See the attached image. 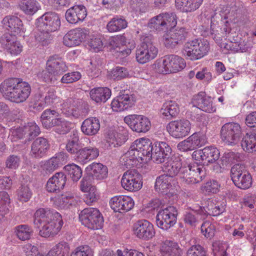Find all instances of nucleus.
Masks as SVG:
<instances>
[{
    "label": "nucleus",
    "mask_w": 256,
    "mask_h": 256,
    "mask_svg": "<svg viewBox=\"0 0 256 256\" xmlns=\"http://www.w3.org/2000/svg\"><path fill=\"white\" fill-rule=\"evenodd\" d=\"M169 32L179 44L185 40L188 34V30L184 28L170 30Z\"/></svg>",
    "instance_id": "4d7b16f0"
},
{
    "label": "nucleus",
    "mask_w": 256,
    "mask_h": 256,
    "mask_svg": "<svg viewBox=\"0 0 256 256\" xmlns=\"http://www.w3.org/2000/svg\"><path fill=\"white\" fill-rule=\"evenodd\" d=\"M38 32L35 35L36 40L40 42L43 46L48 44L52 40V36L50 34L51 32L38 30Z\"/></svg>",
    "instance_id": "13d9d810"
},
{
    "label": "nucleus",
    "mask_w": 256,
    "mask_h": 256,
    "mask_svg": "<svg viewBox=\"0 0 256 256\" xmlns=\"http://www.w3.org/2000/svg\"><path fill=\"white\" fill-rule=\"evenodd\" d=\"M128 22L125 19L122 18H114L107 24V29L110 32H118L126 28Z\"/></svg>",
    "instance_id": "49530a36"
},
{
    "label": "nucleus",
    "mask_w": 256,
    "mask_h": 256,
    "mask_svg": "<svg viewBox=\"0 0 256 256\" xmlns=\"http://www.w3.org/2000/svg\"><path fill=\"white\" fill-rule=\"evenodd\" d=\"M213 200L207 201L206 209L208 214L212 216H218L225 210V206L221 204H217Z\"/></svg>",
    "instance_id": "8fccbe9b"
},
{
    "label": "nucleus",
    "mask_w": 256,
    "mask_h": 256,
    "mask_svg": "<svg viewBox=\"0 0 256 256\" xmlns=\"http://www.w3.org/2000/svg\"><path fill=\"white\" fill-rule=\"evenodd\" d=\"M32 195V193L27 186H22L18 190V198L22 202H28Z\"/></svg>",
    "instance_id": "338daca9"
},
{
    "label": "nucleus",
    "mask_w": 256,
    "mask_h": 256,
    "mask_svg": "<svg viewBox=\"0 0 256 256\" xmlns=\"http://www.w3.org/2000/svg\"><path fill=\"white\" fill-rule=\"evenodd\" d=\"M38 78L43 82L48 84H53L57 80L56 74L46 66L45 70L40 72L38 74Z\"/></svg>",
    "instance_id": "5fc2aeb1"
},
{
    "label": "nucleus",
    "mask_w": 256,
    "mask_h": 256,
    "mask_svg": "<svg viewBox=\"0 0 256 256\" xmlns=\"http://www.w3.org/2000/svg\"><path fill=\"white\" fill-rule=\"evenodd\" d=\"M34 224L40 229V235L44 238L54 236L60 230L63 225L61 215L54 210L40 208L34 214Z\"/></svg>",
    "instance_id": "f257e3e1"
},
{
    "label": "nucleus",
    "mask_w": 256,
    "mask_h": 256,
    "mask_svg": "<svg viewBox=\"0 0 256 256\" xmlns=\"http://www.w3.org/2000/svg\"><path fill=\"white\" fill-rule=\"evenodd\" d=\"M230 176L234 185L242 190L250 188L252 184V177L244 165L238 164L230 170Z\"/></svg>",
    "instance_id": "0eeeda50"
},
{
    "label": "nucleus",
    "mask_w": 256,
    "mask_h": 256,
    "mask_svg": "<svg viewBox=\"0 0 256 256\" xmlns=\"http://www.w3.org/2000/svg\"><path fill=\"white\" fill-rule=\"evenodd\" d=\"M36 25L38 30L54 32L60 26V18L56 12H48L37 19Z\"/></svg>",
    "instance_id": "9b49d317"
},
{
    "label": "nucleus",
    "mask_w": 256,
    "mask_h": 256,
    "mask_svg": "<svg viewBox=\"0 0 256 256\" xmlns=\"http://www.w3.org/2000/svg\"><path fill=\"white\" fill-rule=\"evenodd\" d=\"M178 211L174 206H169L160 210L156 217V224L164 230L173 226L176 222Z\"/></svg>",
    "instance_id": "9d476101"
},
{
    "label": "nucleus",
    "mask_w": 256,
    "mask_h": 256,
    "mask_svg": "<svg viewBox=\"0 0 256 256\" xmlns=\"http://www.w3.org/2000/svg\"><path fill=\"white\" fill-rule=\"evenodd\" d=\"M43 99L45 102L50 106L58 102L60 98L56 94V92L54 88H49L48 89Z\"/></svg>",
    "instance_id": "680f3d73"
},
{
    "label": "nucleus",
    "mask_w": 256,
    "mask_h": 256,
    "mask_svg": "<svg viewBox=\"0 0 256 256\" xmlns=\"http://www.w3.org/2000/svg\"><path fill=\"white\" fill-rule=\"evenodd\" d=\"M166 129L170 134L176 138H182L190 132L191 124L186 119H180L170 122L167 125Z\"/></svg>",
    "instance_id": "f8f14e48"
},
{
    "label": "nucleus",
    "mask_w": 256,
    "mask_h": 256,
    "mask_svg": "<svg viewBox=\"0 0 256 256\" xmlns=\"http://www.w3.org/2000/svg\"><path fill=\"white\" fill-rule=\"evenodd\" d=\"M64 155L60 154L46 161L44 164V168L48 172H52L58 168L62 166L65 163Z\"/></svg>",
    "instance_id": "a19ab883"
},
{
    "label": "nucleus",
    "mask_w": 256,
    "mask_h": 256,
    "mask_svg": "<svg viewBox=\"0 0 256 256\" xmlns=\"http://www.w3.org/2000/svg\"><path fill=\"white\" fill-rule=\"evenodd\" d=\"M174 182V180L171 176L162 174L156 178L154 188L158 192L166 194L172 188Z\"/></svg>",
    "instance_id": "f704fd0d"
},
{
    "label": "nucleus",
    "mask_w": 256,
    "mask_h": 256,
    "mask_svg": "<svg viewBox=\"0 0 256 256\" xmlns=\"http://www.w3.org/2000/svg\"><path fill=\"white\" fill-rule=\"evenodd\" d=\"M209 48V44L206 40L194 39L186 42L182 52L186 58L195 60L205 56Z\"/></svg>",
    "instance_id": "20e7f679"
},
{
    "label": "nucleus",
    "mask_w": 256,
    "mask_h": 256,
    "mask_svg": "<svg viewBox=\"0 0 256 256\" xmlns=\"http://www.w3.org/2000/svg\"><path fill=\"white\" fill-rule=\"evenodd\" d=\"M86 170L92 180H99L106 178L108 176L107 167L100 163H92L86 168Z\"/></svg>",
    "instance_id": "2f4dec72"
},
{
    "label": "nucleus",
    "mask_w": 256,
    "mask_h": 256,
    "mask_svg": "<svg viewBox=\"0 0 256 256\" xmlns=\"http://www.w3.org/2000/svg\"><path fill=\"white\" fill-rule=\"evenodd\" d=\"M53 248L58 256H65L68 254L70 250L68 243L64 241L58 242Z\"/></svg>",
    "instance_id": "774afa93"
},
{
    "label": "nucleus",
    "mask_w": 256,
    "mask_h": 256,
    "mask_svg": "<svg viewBox=\"0 0 256 256\" xmlns=\"http://www.w3.org/2000/svg\"><path fill=\"white\" fill-rule=\"evenodd\" d=\"M172 148L166 142H160L154 144L150 158L155 162L160 164L170 158Z\"/></svg>",
    "instance_id": "a211bd4d"
},
{
    "label": "nucleus",
    "mask_w": 256,
    "mask_h": 256,
    "mask_svg": "<svg viewBox=\"0 0 256 256\" xmlns=\"http://www.w3.org/2000/svg\"><path fill=\"white\" fill-rule=\"evenodd\" d=\"M179 112L178 104L176 102L173 100L165 102L160 109V112L162 115L168 120L176 118Z\"/></svg>",
    "instance_id": "e433bc0d"
},
{
    "label": "nucleus",
    "mask_w": 256,
    "mask_h": 256,
    "mask_svg": "<svg viewBox=\"0 0 256 256\" xmlns=\"http://www.w3.org/2000/svg\"><path fill=\"white\" fill-rule=\"evenodd\" d=\"M154 38L151 36H144L136 50V60L140 64H145L154 58L158 54V49L153 44Z\"/></svg>",
    "instance_id": "39448f33"
},
{
    "label": "nucleus",
    "mask_w": 256,
    "mask_h": 256,
    "mask_svg": "<svg viewBox=\"0 0 256 256\" xmlns=\"http://www.w3.org/2000/svg\"><path fill=\"white\" fill-rule=\"evenodd\" d=\"M123 188L130 192L140 190L142 186V175L136 170L125 172L121 180Z\"/></svg>",
    "instance_id": "4468645a"
},
{
    "label": "nucleus",
    "mask_w": 256,
    "mask_h": 256,
    "mask_svg": "<svg viewBox=\"0 0 256 256\" xmlns=\"http://www.w3.org/2000/svg\"><path fill=\"white\" fill-rule=\"evenodd\" d=\"M64 168L73 181L77 182L82 176V170L80 167L76 164H68L64 167Z\"/></svg>",
    "instance_id": "3c124183"
},
{
    "label": "nucleus",
    "mask_w": 256,
    "mask_h": 256,
    "mask_svg": "<svg viewBox=\"0 0 256 256\" xmlns=\"http://www.w3.org/2000/svg\"><path fill=\"white\" fill-rule=\"evenodd\" d=\"M20 158L15 154L9 156L6 160V168L10 170L17 169L20 163Z\"/></svg>",
    "instance_id": "0e129e2a"
},
{
    "label": "nucleus",
    "mask_w": 256,
    "mask_h": 256,
    "mask_svg": "<svg viewBox=\"0 0 256 256\" xmlns=\"http://www.w3.org/2000/svg\"><path fill=\"white\" fill-rule=\"evenodd\" d=\"M186 256H207L206 251L200 244L193 245L188 249Z\"/></svg>",
    "instance_id": "bf43d9fd"
},
{
    "label": "nucleus",
    "mask_w": 256,
    "mask_h": 256,
    "mask_svg": "<svg viewBox=\"0 0 256 256\" xmlns=\"http://www.w3.org/2000/svg\"><path fill=\"white\" fill-rule=\"evenodd\" d=\"M139 152L136 148H133L132 144L131 145L129 150L124 154L123 158V160H124V164L127 167L137 166L138 164L146 161V158H144V156H142L141 158L138 159V153H140ZM138 156L140 155L138 154Z\"/></svg>",
    "instance_id": "72a5a7b5"
},
{
    "label": "nucleus",
    "mask_w": 256,
    "mask_h": 256,
    "mask_svg": "<svg viewBox=\"0 0 256 256\" xmlns=\"http://www.w3.org/2000/svg\"><path fill=\"white\" fill-rule=\"evenodd\" d=\"M132 230L138 238L144 240L152 239L156 234L153 224L146 220H138L134 222Z\"/></svg>",
    "instance_id": "2eb2a0df"
},
{
    "label": "nucleus",
    "mask_w": 256,
    "mask_h": 256,
    "mask_svg": "<svg viewBox=\"0 0 256 256\" xmlns=\"http://www.w3.org/2000/svg\"><path fill=\"white\" fill-rule=\"evenodd\" d=\"M160 256H182V250L178 244L173 240H166L160 246Z\"/></svg>",
    "instance_id": "7c9ffc66"
},
{
    "label": "nucleus",
    "mask_w": 256,
    "mask_h": 256,
    "mask_svg": "<svg viewBox=\"0 0 256 256\" xmlns=\"http://www.w3.org/2000/svg\"><path fill=\"white\" fill-rule=\"evenodd\" d=\"M182 168H183V166L180 158L176 156H172L168 158L162 166V170L164 172L166 173V174L172 178L178 174L180 178Z\"/></svg>",
    "instance_id": "a878e982"
},
{
    "label": "nucleus",
    "mask_w": 256,
    "mask_h": 256,
    "mask_svg": "<svg viewBox=\"0 0 256 256\" xmlns=\"http://www.w3.org/2000/svg\"><path fill=\"white\" fill-rule=\"evenodd\" d=\"M0 92L8 100L20 103L26 101L30 95V85L20 78H11L5 80L0 85Z\"/></svg>",
    "instance_id": "f03ea898"
},
{
    "label": "nucleus",
    "mask_w": 256,
    "mask_h": 256,
    "mask_svg": "<svg viewBox=\"0 0 256 256\" xmlns=\"http://www.w3.org/2000/svg\"><path fill=\"white\" fill-rule=\"evenodd\" d=\"M241 146L246 152H251L256 151V134L247 133L242 138Z\"/></svg>",
    "instance_id": "37998d69"
},
{
    "label": "nucleus",
    "mask_w": 256,
    "mask_h": 256,
    "mask_svg": "<svg viewBox=\"0 0 256 256\" xmlns=\"http://www.w3.org/2000/svg\"><path fill=\"white\" fill-rule=\"evenodd\" d=\"M207 142V138L204 134L195 132L186 140L179 142L177 146L181 151H190L204 146Z\"/></svg>",
    "instance_id": "f3484780"
},
{
    "label": "nucleus",
    "mask_w": 256,
    "mask_h": 256,
    "mask_svg": "<svg viewBox=\"0 0 256 256\" xmlns=\"http://www.w3.org/2000/svg\"><path fill=\"white\" fill-rule=\"evenodd\" d=\"M201 232L206 238H211L215 232V226L210 222H204L201 226Z\"/></svg>",
    "instance_id": "69168bd1"
},
{
    "label": "nucleus",
    "mask_w": 256,
    "mask_h": 256,
    "mask_svg": "<svg viewBox=\"0 0 256 256\" xmlns=\"http://www.w3.org/2000/svg\"><path fill=\"white\" fill-rule=\"evenodd\" d=\"M153 146L154 144H152L150 140L146 138H141L138 140H135L132 144V148H136L139 150L140 153H138V159L141 158L142 156H144V158H147L150 159L151 153H152Z\"/></svg>",
    "instance_id": "c85d7f7f"
},
{
    "label": "nucleus",
    "mask_w": 256,
    "mask_h": 256,
    "mask_svg": "<svg viewBox=\"0 0 256 256\" xmlns=\"http://www.w3.org/2000/svg\"><path fill=\"white\" fill-rule=\"evenodd\" d=\"M176 24V16L174 13L164 12L152 18L150 20L148 26L158 32H161L174 28Z\"/></svg>",
    "instance_id": "6e6552de"
},
{
    "label": "nucleus",
    "mask_w": 256,
    "mask_h": 256,
    "mask_svg": "<svg viewBox=\"0 0 256 256\" xmlns=\"http://www.w3.org/2000/svg\"><path fill=\"white\" fill-rule=\"evenodd\" d=\"M136 98L133 94H130L125 91L114 99L111 107L114 111L121 112L131 108L134 105Z\"/></svg>",
    "instance_id": "6ab92c4d"
},
{
    "label": "nucleus",
    "mask_w": 256,
    "mask_h": 256,
    "mask_svg": "<svg viewBox=\"0 0 256 256\" xmlns=\"http://www.w3.org/2000/svg\"><path fill=\"white\" fill-rule=\"evenodd\" d=\"M66 182V176L62 172H56L48 180L46 190L49 192H56L64 188Z\"/></svg>",
    "instance_id": "bb28decb"
},
{
    "label": "nucleus",
    "mask_w": 256,
    "mask_h": 256,
    "mask_svg": "<svg viewBox=\"0 0 256 256\" xmlns=\"http://www.w3.org/2000/svg\"><path fill=\"white\" fill-rule=\"evenodd\" d=\"M202 166L198 164L184 165L180 173V178L188 184H195L202 181L205 176V171Z\"/></svg>",
    "instance_id": "1a4fd4ad"
},
{
    "label": "nucleus",
    "mask_w": 256,
    "mask_h": 256,
    "mask_svg": "<svg viewBox=\"0 0 256 256\" xmlns=\"http://www.w3.org/2000/svg\"><path fill=\"white\" fill-rule=\"evenodd\" d=\"M74 198L70 194H62L56 198L54 204L60 208H68L74 204Z\"/></svg>",
    "instance_id": "a18cd8bd"
},
{
    "label": "nucleus",
    "mask_w": 256,
    "mask_h": 256,
    "mask_svg": "<svg viewBox=\"0 0 256 256\" xmlns=\"http://www.w3.org/2000/svg\"><path fill=\"white\" fill-rule=\"evenodd\" d=\"M88 44L90 49L95 52L101 50L103 48L102 40L98 36H91Z\"/></svg>",
    "instance_id": "052dcab7"
},
{
    "label": "nucleus",
    "mask_w": 256,
    "mask_h": 256,
    "mask_svg": "<svg viewBox=\"0 0 256 256\" xmlns=\"http://www.w3.org/2000/svg\"><path fill=\"white\" fill-rule=\"evenodd\" d=\"M15 232L20 240H26L30 238L32 231L27 225H20L16 228Z\"/></svg>",
    "instance_id": "6e6d98bb"
},
{
    "label": "nucleus",
    "mask_w": 256,
    "mask_h": 256,
    "mask_svg": "<svg viewBox=\"0 0 256 256\" xmlns=\"http://www.w3.org/2000/svg\"><path fill=\"white\" fill-rule=\"evenodd\" d=\"M99 150L95 146H86L80 148L74 160L80 164H84L96 159L99 156Z\"/></svg>",
    "instance_id": "b1692460"
},
{
    "label": "nucleus",
    "mask_w": 256,
    "mask_h": 256,
    "mask_svg": "<svg viewBox=\"0 0 256 256\" xmlns=\"http://www.w3.org/2000/svg\"><path fill=\"white\" fill-rule=\"evenodd\" d=\"M76 100L72 98H68L62 104V107L64 109L67 110L72 116L78 118L80 114L76 112Z\"/></svg>",
    "instance_id": "e2e57ef3"
},
{
    "label": "nucleus",
    "mask_w": 256,
    "mask_h": 256,
    "mask_svg": "<svg viewBox=\"0 0 256 256\" xmlns=\"http://www.w3.org/2000/svg\"><path fill=\"white\" fill-rule=\"evenodd\" d=\"M87 16L85 6L82 5L74 6L68 9L66 12V18L70 24H75L83 21Z\"/></svg>",
    "instance_id": "393cba45"
},
{
    "label": "nucleus",
    "mask_w": 256,
    "mask_h": 256,
    "mask_svg": "<svg viewBox=\"0 0 256 256\" xmlns=\"http://www.w3.org/2000/svg\"><path fill=\"white\" fill-rule=\"evenodd\" d=\"M124 121L133 131L139 133L146 132L151 127L148 118L141 115L128 116L124 118Z\"/></svg>",
    "instance_id": "dca6fc26"
},
{
    "label": "nucleus",
    "mask_w": 256,
    "mask_h": 256,
    "mask_svg": "<svg viewBox=\"0 0 256 256\" xmlns=\"http://www.w3.org/2000/svg\"><path fill=\"white\" fill-rule=\"evenodd\" d=\"M134 204V201L131 197L123 195L114 196L110 201L111 208L114 212L121 213L132 210Z\"/></svg>",
    "instance_id": "aec40b11"
},
{
    "label": "nucleus",
    "mask_w": 256,
    "mask_h": 256,
    "mask_svg": "<svg viewBox=\"0 0 256 256\" xmlns=\"http://www.w3.org/2000/svg\"><path fill=\"white\" fill-rule=\"evenodd\" d=\"M19 7L26 15H33L40 8L39 3L36 0H22Z\"/></svg>",
    "instance_id": "79ce46f5"
},
{
    "label": "nucleus",
    "mask_w": 256,
    "mask_h": 256,
    "mask_svg": "<svg viewBox=\"0 0 256 256\" xmlns=\"http://www.w3.org/2000/svg\"><path fill=\"white\" fill-rule=\"evenodd\" d=\"M125 37L122 36H120L112 38L110 42V46L116 52L122 54V56H126L131 52L130 49H124V45L125 44Z\"/></svg>",
    "instance_id": "58836bf2"
},
{
    "label": "nucleus",
    "mask_w": 256,
    "mask_h": 256,
    "mask_svg": "<svg viewBox=\"0 0 256 256\" xmlns=\"http://www.w3.org/2000/svg\"><path fill=\"white\" fill-rule=\"evenodd\" d=\"M79 218L83 225L92 230L100 229L104 224L103 216L96 208L84 209L80 214Z\"/></svg>",
    "instance_id": "423d86ee"
},
{
    "label": "nucleus",
    "mask_w": 256,
    "mask_h": 256,
    "mask_svg": "<svg viewBox=\"0 0 256 256\" xmlns=\"http://www.w3.org/2000/svg\"><path fill=\"white\" fill-rule=\"evenodd\" d=\"M24 127L26 134V138L28 140L34 138L40 134V131L39 126L34 122H28Z\"/></svg>",
    "instance_id": "603ef678"
},
{
    "label": "nucleus",
    "mask_w": 256,
    "mask_h": 256,
    "mask_svg": "<svg viewBox=\"0 0 256 256\" xmlns=\"http://www.w3.org/2000/svg\"><path fill=\"white\" fill-rule=\"evenodd\" d=\"M59 114L54 110L47 109L42 114L41 122L46 128L50 129L53 127L54 120L58 119Z\"/></svg>",
    "instance_id": "4c0bfd02"
},
{
    "label": "nucleus",
    "mask_w": 256,
    "mask_h": 256,
    "mask_svg": "<svg viewBox=\"0 0 256 256\" xmlns=\"http://www.w3.org/2000/svg\"><path fill=\"white\" fill-rule=\"evenodd\" d=\"M203 150V159L208 163H214L220 156L219 150L214 146H210L204 148Z\"/></svg>",
    "instance_id": "c03bdc74"
},
{
    "label": "nucleus",
    "mask_w": 256,
    "mask_h": 256,
    "mask_svg": "<svg viewBox=\"0 0 256 256\" xmlns=\"http://www.w3.org/2000/svg\"><path fill=\"white\" fill-rule=\"evenodd\" d=\"M49 148L50 144L48 140L43 137H39L32 142L30 156L34 158H41L46 155Z\"/></svg>",
    "instance_id": "412c9836"
},
{
    "label": "nucleus",
    "mask_w": 256,
    "mask_h": 256,
    "mask_svg": "<svg viewBox=\"0 0 256 256\" xmlns=\"http://www.w3.org/2000/svg\"><path fill=\"white\" fill-rule=\"evenodd\" d=\"M100 128V120L96 117H90L82 122L80 130L86 136H94L98 133Z\"/></svg>",
    "instance_id": "c756f323"
},
{
    "label": "nucleus",
    "mask_w": 256,
    "mask_h": 256,
    "mask_svg": "<svg viewBox=\"0 0 256 256\" xmlns=\"http://www.w3.org/2000/svg\"><path fill=\"white\" fill-rule=\"evenodd\" d=\"M192 103L194 106L205 112L211 113L216 110L215 106H213L211 98L206 96L204 92H200L194 96L192 99Z\"/></svg>",
    "instance_id": "5701e85b"
},
{
    "label": "nucleus",
    "mask_w": 256,
    "mask_h": 256,
    "mask_svg": "<svg viewBox=\"0 0 256 256\" xmlns=\"http://www.w3.org/2000/svg\"><path fill=\"white\" fill-rule=\"evenodd\" d=\"M3 23L8 30L15 34H18L24 32L23 24L21 20L14 16H9L5 17Z\"/></svg>",
    "instance_id": "473e14b6"
},
{
    "label": "nucleus",
    "mask_w": 256,
    "mask_h": 256,
    "mask_svg": "<svg viewBox=\"0 0 256 256\" xmlns=\"http://www.w3.org/2000/svg\"><path fill=\"white\" fill-rule=\"evenodd\" d=\"M54 130L60 134H64L68 133L70 130L71 124L68 121L62 118H58L54 120Z\"/></svg>",
    "instance_id": "09e8293b"
},
{
    "label": "nucleus",
    "mask_w": 256,
    "mask_h": 256,
    "mask_svg": "<svg viewBox=\"0 0 256 256\" xmlns=\"http://www.w3.org/2000/svg\"><path fill=\"white\" fill-rule=\"evenodd\" d=\"M71 140H68L66 144V150L74 155V156H77V153L79 150L78 141L79 136L78 132L76 131H72L70 134Z\"/></svg>",
    "instance_id": "de8ad7c7"
},
{
    "label": "nucleus",
    "mask_w": 256,
    "mask_h": 256,
    "mask_svg": "<svg viewBox=\"0 0 256 256\" xmlns=\"http://www.w3.org/2000/svg\"><path fill=\"white\" fill-rule=\"evenodd\" d=\"M46 66L57 76L62 74L68 69L66 62L57 54L49 56L46 61Z\"/></svg>",
    "instance_id": "cd10ccee"
},
{
    "label": "nucleus",
    "mask_w": 256,
    "mask_h": 256,
    "mask_svg": "<svg viewBox=\"0 0 256 256\" xmlns=\"http://www.w3.org/2000/svg\"><path fill=\"white\" fill-rule=\"evenodd\" d=\"M252 47V44L244 40L240 42V43H230V44H226L224 46V48L227 49H230L236 52H246L248 51Z\"/></svg>",
    "instance_id": "864d4df0"
},
{
    "label": "nucleus",
    "mask_w": 256,
    "mask_h": 256,
    "mask_svg": "<svg viewBox=\"0 0 256 256\" xmlns=\"http://www.w3.org/2000/svg\"><path fill=\"white\" fill-rule=\"evenodd\" d=\"M88 31L85 29L76 28L70 30L64 37L63 42L68 47L78 46L86 38Z\"/></svg>",
    "instance_id": "4be33fe9"
},
{
    "label": "nucleus",
    "mask_w": 256,
    "mask_h": 256,
    "mask_svg": "<svg viewBox=\"0 0 256 256\" xmlns=\"http://www.w3.org/2000/svg\"><path fill=\"white\" fill-rule=\"evenodd\" d=\"M186 66L184 58L176 55L171 54L158 61L155 64L154 68L157 72L166 74L180 71Z\"/></svg>",
    "instance_id": "7ed1b4c3"
},
{
    "label": "nucleus",
    "mask_w": 256,
    "mask_h": 256,
    "mask_svg": "<svg viewBox=\"0 0 256 256\" xmlns=\"http://www.w3.org/2000/svg\"><path fill=\"white\" fill-rule=\"evenodd\" d=\"M241 134V128L238 123H226L222 126L220 131L222 140L229 145L236 144Z\"/></svg>",
    "instance_id": "ddd939ff"
},
{
    "label": "nucleus",
    "mask_w": 256,
    "mask_h": 256,
    "mask_svg": "<svg viewBox=\"0 0 256 256\" xmlns=\"http://www.w3.org/2000/svg\"><path fill=\"white\" fill-rule=\"evenodd\" d=\"M203 0H176V6L186 12L194 11L198 8Z\"/></svg>",
    "instance_id": "ea45409f"
},
{
    "label": "nucleus",
    "mask_w": 256,
    "mask_h": 256,
    "mask_svg": "<svg viewBox=\"0 0 256 256\" xmlns=\"http://www.w3.org/2000/svg\"><path fill=\"white\" fill-rule=\"evenodd\" d=\"M91 99L96 103H104L111 96V90L106 87L94 88L90 92Z\"/></svg>",
    "instance_id": "c9c22d12"
}]
</instances>
